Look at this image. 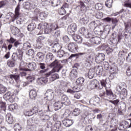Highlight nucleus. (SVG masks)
<instances>
[{"instance_id":"nucleus-1","label":"nucleus","mask_w":131,"mask_h":131,"mask_svg":"<svg viewBox=\"0 0 131 131\" xmlns=\"http://www.w3.org/2000/svg\"><path fill=\"white\" fill-rule=\"evenodd\" d=\"M37 29H44L45 34H51L54 37H59L60 36V28L58 25L56 24H48L47 23L39 24L38 25Z\"/></svg>"},{"instance_id":"nucleus-2","label":"nucleus","mask_w":131,"mask_h":131,"mask_svg":"<svg viewBox=\"0 0 131 131\" xmlns=\"http://www.w3.org/2000/svg\"><path fill=\"white\" fill-rule=\"evenodd\" d=\"M46 61L47 63H51L50 67H54L52 70L46 74L47 76L51 75L54 72H59L60 70L63 68V65L59 63V61L55 58L53 53H49L47 54Z\"/></svg>"},{"instance_id":"nucleus-3","label":"nucleus","mask_w":131,"mask_h":131,"mask_svg":"<svg viewBox=\"0 0 131 131\" xmlns=\"http://www.w3.org/2000/svg\"><path fill=\"white\" fill-rule=\"evenodd\" d=\"M55 96V93L54 91L52 90H48L46 91L45 93V97L44 99L42 100L41 105H45L47 107V112H51L50 110V107L52 105V100L54 99Z\"/></svg>"},{"instance_id":"nucleus-4","label":"nucleus","mask_w":131,"mask_h":131,"mask_svg":"<svg viewBox=\"0 0 131 131\" xmlns=\"http://www.w3.org/2000/svg\"><path fill=\"white\" fill-rule=\"evenodd\" d=\"M23 58V51L22 49H17L16 52H14L12 56V60H8L7 61V65L9 67H15L16 65V61L19 60L21 61Z\"/></svg>"},{"instance_id":"nucleus-5","label":"nucleus","mask_w":131,"mask_h":131,"mask_svg":"<svg viewBox=\"0 0 131 131\" xmlns=\"http://www.w3.org/2000/svg\"><path fill=\"white\" fill-rule=\"evenodd\" d=\"M20 16V5H18L15 10V14L11 15V22H14L16 20V24H22V19L19 18Z\"/></svg>"},{"instance_id":"nucleus-6","label":"nucleus","mask_w":131,"mask_h":131,"mask_svg":"<svg viewBox=\"0 0 131 131\" xmlns=\"http://www.w3.org/2000/svg\"><path fill=\"white\" fill-rule=\"evenodd\" d=\"M40 116L41 122H46L47 127H52L53 126V123L50 121V116L49 115H43V111L42 110L39 111L38 112Z\"/></svg>"},{"instance_id":"nucleus-7","label":"nucleus","mask_w":131,"mask_h":131,"mask_svg":"<svg viewBox=\"0 0 131 131\" xmlns=\"http://www.w3.org/2000/svg\"><path fill=\"white\" fill-rule=\"evenodd\" d=\"M89 38H90V40L91 43L88 42H83L84 46L91 48L94 47V43L95 45H100L101 43V38L99 37H93V35H92L91 37Z\"/></svg>"},{"instance_id":"nucleus-8","label":"nucleus","mask_w":131,"mask_h":131,"mask_svg":"<svg viewBox=\"0 0 131 131\" xmlns=\"http://www.w3.org/2000/svg\"><path fill=\"white\" fill-rule=\"evenodd\" d=\"M69 116H70V113H68L67 112H66L63 114V117L66 119L62 121V124L64 126H66V127H69L70 126H71V125H72L74 123L73 120L68 119Z\"/></svg>"},{"instance_id":"nucleus-9","label":"nucleus","mask_w":131,"mask_h":131,"mask_svg":"<svg viewBox=\"0 0 131 131\" xmlns=\"http://www.w3.org/2000/svg\"><path fill=\"white\" fill-rule=\"evenodd\" d=\"M78 92H80V88L77 87V86H74L72 88V89H68L67 90V93H69V94H71L72 95L74 94V98L75 99H80V97H81V95H80V93H79Z\"/></svg>"},{"instance_id":"nucleus-10","label":"nucleus","mask_w":131,"mask_h":131,"mask_svg":"<svg viewBox=\"0 0 131 131\" xmlns=\"http://www.w3.org/2000/svg\"><path fill=\"white\" fill-rule=\"evenodd\" d=\"M103 63L104 66V69H105V70H109L111 74L117 73V67H116L115 64H113L109 66V63L106 61L103 62Z\"/></svg>"},{"instance_id":"nucleus-11","label":"nucleus","mask_w":131,"mask_h":131,"mask_svg":"<svg viewBox=\"0 0 131 131\" xmlns=\"http://www.w3.org/2000/svg\"><path fill=\"white\" fill-rule=\"evenodd\" d=\"M28 69H25L19 67V69L20 71H32V70H35V69H36V63L33 62H29L28 65Z\"/></svg>"},{"instance_id":"nucleus-12","label":"nucleus","mask_w":131,"mask_h":131,"mask_svg":"<svg viewBox=\"0 0 131 131\" xmlns=\"http://www.w3.org/2000/svg\"><path fill=\"white\" fill-rule=\"evenodd\" d=\"M126 85L125 83H121L118 85L116 88V93L118 95L121 94L122 92H124V94L127 92L126 89H125Z\"/></svg>"},{"instance_id":"nucleus-13","label":"nucleus","mask_w":131,"mask_h":131,"mask_svg":"<svg viewBox=\"0 0 131 131\" xmlns=\"http://www.w3.org/2000/svg\"><path fill=\"white\" fill-rule=\"evenodd\" d=\"M68 50L71 53H76L78 50L77 44L75 42H71L67 46Z\"/></svg>"},{"instance_id":"nucleus-14","label":"nucleus","mask_w":131,"mask_h":131,"mask_svg":"<svg viewBox=\"0 0 131 131\" xmlns=\"http://www.w3.org/2000/svg\"><path fill=\"white\" fill-rule=\"evenodd\" d=\"M24 8L25 10H33L36 8V4L33 2H27L24 3Z\"/></svg>"},{"instance_id":"nucleus-15","label":"nucleus","mask_w":131,"mask_h":131,"mask_svg":"<svg viewBox=\"0 0 131 131\" xmlns=\"http://www.w3.org/2000/svg\"><path fill=\"white\" fill-rule=\"evenodd\" d=\"M60 96L61 97V103L66 106H69L70 104V100L68 99V97L63 94H61Z\"/></svg>"},{"instance_id":"nucleus-16","label":"nucleus","mask_w":131,"mask_h":131,"mask_svg":"<svg viewBox=\"0 0 131 131\" xmlns=\"http://www.w3.org/2000/svg\"><path fill=\"white\" fill-rule=\"evenodd\" d=\"M79 32L80 34H82V35H84L86 38H91L92 37L91 34H90L89 31H88L84 27H81L79 30Z\"/></svg>"},{"instance_id":"nucleus-17","label":"nucleus","mask_w":131,"mask_h":131,"mask_svg":"<svg viewBox=\"0 0 131 131\" xmlns=\"http://www.w3.org/2000/svg\"><path fill=\"white\" fill-rule=\"evenodd\" d=\"M95 60L97 64L103 63V61L105 60V54H104V53L98 54V55L96 56Z\"/></svg>"},{"instance_id":"nucleus-18","label":"nucleus","mask_w":131,"mask_h":131,"mask_svg":"<svg viewBox=\"0 0 131 131\" xmlns=\"http://www.w3.org/2000/svg\"><path fill=\"white\" fill-rule=\"evenodd\" d=\"M99 85L100 83L98 80H93L92 81L90 82L88 88L89 90H94L95 89H97L98 86Z\"/></svg>"},{"instance_id":"nucleus-19","label":"nucleus","mask_w":131,"mask_h":131,"mask_svg":"<svg viewBox=\"0 0 131 131\" xmlns=\"http://www.w3.org/2000/svg\"><path fill=\"white\" fill-rule=\"evenodd\" d=\"M39 67L40 69H41L38 72L39 75L46 74V72H47L48 70H49V69H46V63H39Z\"/></svg>"},{"instance_id":"nucleus-20","label":"nucleus","mask_w":131,"mask_h":131,"mask_svg":"<svg viewBox=\"0 0 131 131\" xmlns=\"http://www.w3.org/2000/svg\"><path fill=\"white\" fill-rule=\"evenodd\" d=\"M8 78H9V83H13V82H14L13 79H14L15 81L20 79V75L17 74H11L9 76Z\"/></svg>"},{"instance_id":"nucleus-21","label":"nucleus","mask_w":131,"mask_h":131,"mask_svg":"<svg viewBox=\"0 0 131 131\" xmlns=\"http://www.w3.org/2000/svg\"><path fill=\"white\" fill-rule=\"evenodd\" d=\"M38 112L37 108H36V107H34L32 110L27 111L25 113V115H26V116H32L33 114H36V113L38 114Z\"/></svg>"},{"instance_id":"nucleus-22","label":"nucleus","mask_w":131,"mask_h":131,"mask_svg":"<svg viewBox=\"0 0 131 131\" xmlns=\"http://www.w3.org/2000/svg\"><path fill=\"white\" fill-rule=\"evenodd\" d=\"M47 73H48L43 74L45 77L38 78V83H40V84H45V83H48V82L49 81V79L48 78V77H49L50 75L48 76L47 75Z\"/></svg>"},{"instance_id":"nucleus-23","label":"nucleus","mask_w":131,"mask_h":131,"mask_svg":"<svg viewBox=\"0 0 131 131\" xmlns=\"http://www.w3.org/2000/svg\"><path fill=\"white\" fill-rule=\"evenodd\" d=\"M85 77H88L90 79H93L94 76H95V69H90L88 73L85 74Z\"/></svg>"},{"instance_id":"nucleus-24","label":"nucleus","mask_w":131,"mask_h":131,"mask_svg":"<svg viewBox=\"0 0 131 131\" xmlns=\"http://www.w3.org/2000/svg\"><path fill=\"white\" fill-rule=\"evenodd\" d=\"M53 49L52 52L53 53H57L58 51L62 49V46L59 43V42L54 43V46H53Z\"/></svg>"},{"instance_id":"nucleus-25","label":"nucleus","mask_w":131,"mask_h":131,"mask_svg":"<svg viewBox=\"0 0 131 131\" xmlns=\"http://www.w3.org/2000/svg\"><path fill=\"white\" fill-rule=\"evenodd\" d=\"M6 110H7L6 102L1 101L0 102V113H6Z\"/></svg>"},{"instance_id":"nucleus-26","label":"nucleus","mask_w":131,"mask_h":131,"mask_svg":"<svg viewBox=\"0 0 131 131\" xmlns=\"http://www.w3.org/2000/svg\"><path fill=\"white\" fill-rule=\"evenodd\" d=\"M6 121H7L8 123L9 124H12L13 122H14V119H13V116L12 114L10 113H8L6 116Z\"/></svg>"},{"instance_id":"nucleus-27","label":"nucleus","mask_w":131,"mask_h":131,"mask_svg":"<svg viewBox=\"0 0 131 131\" xmlns=\"http://www.w3.org/2000/svg\"><path fill=\"white\" fill-rule=\"evenodd\" d=\"M36 96H37V93L36 92V90H31L29 92V97L30 99L32 100H35L36 98Z\"/></svg>"},{"instance_id":"nucleus-28","label":"nucleus","mask_w":131,"mask_h":131,"mask_svg":"<svg viewBox=\"0 0 131 131\" xmlns=\"http://www.w3.org/2000/svg\"><path fill=\"white\" fill-rule=\"evenodd\" d=\"M72 38L77 43H81L82 42V37L79 35L75 34Z\"/></svg>"},{"instance_id":"nucleus-29","label":"nucleus","mask_w":131,"mask_h":131,"mask_svg":"<svg viewBox=\"0 0 131 131\" xmlns=\"http://www.w3.org/2000/svg\"><path fill=\"white\" fill-rule=\"evenodd\" d=\"M63 104L61 103V101H58V102H56L54 104V108L55 111L57 110H59V109H61V107H63Z\"/></svg>"},{"instance_id":"nucleus-30","label":"nucleus","mask_w":131,"mask_h":131,"mask_svg":"<svg viewBox=\"0 0 131 131\" xmlns=\"http://www.w3.org/2000/svg\"><path fill=\"white\" fill-rule=\"evenodd\" d=\"M93 61H94V58H93V57H92L91 56H88L86 59V61H85V66H86L87 67L91 66V63H92V62H93Z\"/></svg>"},{"instance_id":"nucleus-31","label":"nucleus","mask_w":131,"mask_h":131,"mask_svg":"<svg viewBox=\"0 0 131 131\" xmlns=\"http://www.w3.org/2000/svg\"><path fill=\"white\" fill-rule=\"evenodd\" d=\"M100 101V98L99 97H94L90 99V103L92 105H94L96 106L97 104H99V102Z\"/></svg>"},{"instance_id":"nucleus-32","label":"nucleus","mask_w":131,"mask_h":131,"mask_svg":"<svg viewBox=\"0 0 131 131\" xmlns=\"http://www.w3.org/2000/svg\"><path fill=\"white\" fill-rule=\"evenodd\" d=\"M96 73L97 75H98L99 77L102 76V73H103V67L102 66H97L96 67Z\"/></svg>"},{"instance_id":"nucleus-33","label":"nucleus","mask_w":131,"mask_h":131,"mask_svg":"<svg viewBox=\"0 0 131 131\" xmlns=\"http://www.w3.org/2000/svg\"><path fill=\"white\" fill-rule=\"evenodd\" d=\"M70 76L72 79H74V78H76L77 77V71L75 69H73L70 73Z\"/></svg>"},{"instance_id":"nucleus-34","label":"nucleus","mask_w":131,"mask_h":131,"mask_svg":"<svg viewBox=\"0 0 131 131\" xmlns=\"http://www.w3.org/2000/svg\"><path fill=\"white\" fill-rule=\"evenodd\" d=\"M62 123L60 121H56L54 124V129L56 131H59L60 127H62Z\"/></svg>"},{"instance_id":"nucleus-35","label":"nucleus","mask_w":131,"mask_h":131,"mask_svg":"<svg viewBox=\"0 0 131 131\" xmlns=\"http://www.w3.org/2000/svg\"><path fill=\"white\" fill-rule=\"evenodd\" d=\"M127 56V51L125 50L120 51L119 52L118 54V57L119 58H122L123 59H124L125 57Z\"/></svg>"},{"instance_id":"nucleus-36","label":"nucleus","mask_w":131,"mask_h":131,"mask_svg":"<svg viewBox=\"0 0 131 131\" xmlns=\"http://www.w3.org/2000/svg\"><path fill=\"white\" fill-rule=\"evenodd\" d=\"M79 22L83 25L84 24H88V22H89V19H88V17L85 16H82L80 18Z\"/></svg>"},{"instance_id":"nucleus-37","label":"nucleus","mask_w":131,"mask_h":131,"mask_svg":"<svg viewBox=\"0 0 131 131\" xmlns=\"http://www.w3.org/2000/svg\"><path fill=\"white\" fill-rule=\"evenodd\" d=\"M50 3H51L52 7H58L61 4L60 0H50Z\"/></svg>"},{"instance_id":"nucleus-38","label":"nucleus","mask_w":131,"mask_h":131,"mask_svg":"<svg viewBox=\"0 0 131 131\" xmlns=\"http://www.w3.org/2000/svg\"><path fill=\"white\" fill-rule=\"evenodd\" d=\"M36 28V25L34 23H31L27 26L28 31H33Z\"/></svg>"},{"instance_id":"nucleus-39","label":"nucleus","mask_w":131,"mask_h":131,"mask_svg":"<svg viewBox=\"0 0 131 131\" xmlns=\"http://www.w3.org/2000/svg\"><path fill=\"white\" fill-rule=\"evenodd\" d=\"M84 82V78L83 77H79L76 81V84L77 85H82Z\"/></svg>"},{"instance_id":"nucleus-40","label":"nucleus","mask_w":131,"mask_h":131,"mask_svg":"<svg viewBox=\"0 0 131 131\" xmlns=\"http://www.w3.org/2000/svg\"><path fill=\"white\" fill-rule=\"evenodd\" d=\"M85 54V53H78L76 54H72L71 55V56L69 57V59H72V58H74V57H76V59H78L79 58V56H82Z\"/></svg>"},{"instance_id":"nucleus-41","label":"nucleus","mask_w":131,"mask_h":131,"mask_svg":"<svg viewBox=\"0 0 131 131\" xmlns=\"http://www.w3.org/2000/svg\"><path fill=\"white\" fill-rule=\"evenodd\" d=\"M30 48H31V45L29 42H26L25 43H24L23 47V50H24V51H27V50H29Z\"/></svg>"},{"instance_id":"nucleus-42","label":"nucleus","mask_w":131,"mask_h":131,"mask_svg":"<svg viewBox=\"0 0 131 131\" xmlns=\"http://www.w3.org/2000/svg\"><path fill=\"white\" fill-rule=\"evenodd\" d=\"M89 114L88 113H84L81 115L82 118L84 120L86 123H91V120H89V117H88Z\"/></svg>"},{"instance_id":"nucleus-43","label":"nucleus","mask_w":131,"mask_h":131,"mask_svg":"<svg viewBox=\"0 0 131 131\" xmlns=\"http://www.w3.org/2000/svg\"><path fill=\"white\" fill-rule=\"evenodd\" d=\"M6 92H7V87L2 84H0V94L1 95H4Z\"/></svg>"},{"instance_id":"nucleus-44","label":"nucleus","mask_w":131,"mask_h":131,"mask_svg":"<svg viewBox=\"0 0 131 131\" xmlns=\"http://www.w3.org/2000/svg\"><path fill=\"white\" fill-rule=\"evenodd\" d=\"M57 58H63L64 57V50H60L58 51H56Z\"/></svg>"},{"instance_id":"nucleus-45","label":"nucleus","mask_w":131,"mask_h":131,"mask_svg":"<svg viewBox=\"0 0 131 131\" xmlns=\"http://www.w3.org/2000/svg\"><path fill=\"white\" fill-rule=\"evenodd\" d=\"M80 113V110L78 108H75L73 111V115H74V116H78Z\"/></svg>"},{"instance_id":"nucleus-46","label":"nucleus","mask_w":131,"mask_h":131,"mask_svg":"<svg viewBox=\"0 0 131 131\" xmlns=\"http://www.w3.org/2000/svg\"><path fill=\"white\" fill-rule=\"evenodd\" d=\"M67 32H68V34H69V35H71L72 37H73V36H74L75 35V31L73 30L69 27H68V28Z\"/></svg>"},{"instance_id":"nucleus-47","label":"nucleus","mask_w":131,"mask_h":131,"mask_svg":"<svg viewBox=\"0 0 131 131\" xmlns=\"http://www.w3.org/2000/svg\"><path fill=\"white\" fill-rule=\"evenodd\" d=\"M59 74L55 73L53 75H52L50 80L51 81H55L56 79H59Z\"/></svg>"},{"instance_id":"nucleus-48","label":"nucleus","mask_w":131,"mask_h":131,"mask_svg":"<svg viewBox=\"0 0 131 131\" xmlns=\"http://www.w3.org/2000/svg\"><path fill=\"white\" fill-rule=\"evenodd\" d=\"M100 83L101 85L104 86V88H105V89H109V88L111 86L110 85L108 86V84L106 82V80H102L100 81Z\"/></svg>"},{"instance_id":"nucleus-49","label":"nucleus","mask_w":131,"mask_h":131,"mask_svg":"<svg viewBox=\"0 0 131 131\" xmlns=\"http://www.w3.org/2000/svg\"><path fill=\"white\" fill-rule=\"evenodd\" d=\"M14 129L15 131H20L22 129V127L19 123H16L14 125Z\"/></svg>"},{"instance_id":"nucleus-50","label":"nucleus","mask_w":131,"mask_h":131,"mask_svg":"<svg viewBox=\"0 0 131 131\" xmlns=\"http://www.w3.org/2000/svg\"><path fill=\"white\" fill-rule=\"evenodd\" d=\"M18 108V105H17V104H10L9 106V109L10 111H13V110H15V109H17Z\"/></svg>"},{"instance_id":"nucleus-51","label":"nucleus","mask_w":131,"mask_h":131,"mask_svg":"<svg viewBox=\"0 0 131 131\" xmlns=\"http://www.w3.org/2000/svg\"><path fill=\"white\" fill-rule=\"evenodd\" d=\"M97 119L99 121V124L103 123V115L102 114H99L97 115Z\"/></svg>"},{"instance_id":"nucleus-52","label":"nucleus","mask_w":131,"mask_h":131,"mask_svg":"<svg viewBox=\"0 0 131 131\" xmlns=\"http://www.w3.org/2000/svg\"><path fill=\"white\" fill-rule=\"evenodd\" d=\"M36 44L35 45V48L37 50H40L43 47V44L41 42L36 41Z\"/></svg>"},{"instance_id":"nucleus-53","label":"nucleus","mask_w":131,"mask_h":131,"mask_svg":"<svg viewBox=\"0 0 131 131\" xmlns=\"http://www.w3.org/2000/svg\"><path fill=\"white\" fill-rule=\"evenodd\" d=\"M113 4V0H106L105 2V6L107 8H111Z\"/></svg>"},{"instance_id":"nucleus-54","label":"nucleus","mask_w":131,"mask_h":131,"mask_svg":"<svg viewBox=\"0 0 131 131\" xmlns=\"http://www.w3.org/2000/svg\"><path fill=\"white\" fill-rule=\"evenodd\" d=\"M39 16L40 19H41V20H43L46 19L47 17H48V14L46 12H40L39 14Z\"/></svg>"},{"instance_id":"nucleus-55","label":"nucleus","mask_w":131,"mask_h":131,"mask_svg":"<svg viewBox=\"0 0 131 131\" xmlns=\"http://www.w3.org/2000/svg\"><path fill=\"white\" fill-rule=\"evenodd\" d=\"M26 54L28 56H31V57H32V56H34V50H33V49H30L26 52Z\"/></svg>"},{"instance_id":"nucleus-56","label":"nucleus","mask_w":131,"mask_h":131,"mask_svg":"<svg viewBox=\"0 0 131 131\" xmlns=\"http://www.w3.org/2000/svg\"><path fill=\"white\" fill-rule=\"evenodd\" d=\"M27 127H28L29 128H30V129H31V130H36V128H37L36 125L34 124H28Z\"/></svg>"},{"instance_id":"nucleus-57","label":"nucleus","mask_w":131,"mask_h":131,"mask_svg":"<svg viewBox=\"0 0 131 131\" xmlns=\"http://www.w3.org/2000/svg\"><path fill=\"white\" fill-rule=\"evenodd\" d=\"M110 103L113 104L116 107L118 105V103L120 102L119 99H116L115 100H111L110 101Z\"/></svg>"},{"instance_id":"nucleus-58","label":"nucleus","mask_w":131,"mask_h":131,"mask_svg":"<svg viewBox=\"0 0 131 131\" xmlns=\"http://www.w3.org/2000/svg\"><path fill=\"white\" fill-rule=\"evenodd\" d=\"M16 40V39L14 38V37H13L12 36H11L10 39H7L6 40V41L9 42V43H11L12 45L14 43Z\"/></svg>"},{"instance_id":"nucleus-59","label":"nucleus","mask_w":131,"mask_h":131,"mask_svg":"<svg viewBox=\"0 0 131 131\" xmlns=\"http://www.w3.org/2000/svg\"><path fill=\"white\" fill-rule=\"evenodd\" d=\"M11 96V92H8L4 95L3 98L5 101H8L9 98H10Z\"/></svg>"},{"instance_id":"nucleus-60","label":"nucleus","mask_w":131,"mask_h":131,"mask_svg":"<svg viewBox=\"0 0 131 131\" xmlns=\"http://www.w3.org/2000/svg\"><path fill=\"white\" fill-rule=\"evenodd\" d=\"M12 32L14 35H17L20 32V30L18 28L14 27Z\"/></svg>"},{"instance_id":"nucleus-61","label":"nucleus","mask_w":131,"mask_h":131,"mask_svg":"<svg viewBox=\"0 0 131 131\" xmlns=\"http://www.w3.org/2000/svg\"><path fill=\"white\" fill-rule=\"evenodd\" d=\"M45 39H46V37H44V36H40L37 39L36 41H38L39 42H43V41H45Z\"/></svg>"},{"instance_id":"nucleus-62","label":"nucleus","mask_w":131,"mask_h":131,"mask_svg":"<svg viewBox=\"0 0 131 131\" xmlns=\"http://www.w3.org/2000/svg\"><path fill=\"white\" fill-rule=\"evenodd\" d=\"M16 99V96L14 95H11V96L9 98L8 101L10 102V103H14L15 102V100Z\"/></svg>"},{"instance_id":"nucleus-63","label":"nucleus","mask_w":131,"mask_h":131,"mask_svg":"<svg viewBox=\"0 0 131 131\" xmlns=\"http://www.w3.org/2000/svg\"><path fill=\"white\" fill-rule=\"evenodd\" d=\"M70 28L72 29V30H74L75 32L76 30H77V26H76V24H72L70 25V26H69Z\"/></svg>"},{"instance_id":"nucleus-64","label":"nucleus","mask_w":131,"mask_h":131,"mask_svg":"<svg viewBox=\"0 0 131 131\" xmlns=\"http://www.w3.org/2000/svg\"><path fill=\"white\" fill-rule=\"evenodd\" d=\"M125 6L127 8H130L131 9V1L126 0L125 3Z\"/></svg>"}]
</instances>
